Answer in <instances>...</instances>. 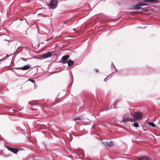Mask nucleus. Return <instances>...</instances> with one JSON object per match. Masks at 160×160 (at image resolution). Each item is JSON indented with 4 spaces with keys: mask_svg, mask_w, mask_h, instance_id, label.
<instances>
[{
    "mask_svg": "<svg viewBox=\"0 0 160 160\" xmlns=\"http://www.w3.org/2000/svg\"><path fill=\"white\" fill-rule=\"evenodd\" d=\"M69 57V55H65L63 56L60 60V62L63 63H66L67 62V60Z\"/></svg>",
    "mask_w": 160,
    "mask_h": 160,
    "instance_id": "423d86ee",
    "label": "nucleus"
},
{
    "mask_svg": "<svg viewBox=\"0 0 160 160\" xmlns=\"http://www.w3.org/2000/svg\"><path fill=\"white\" fill-rule=\"evenodd\" d=\"M135 160H152L148 156H142L139 157H136L134 159Z\"/></svg>",
    "mask_w": 160,
    "mask_h": 160,
    "instance_id": "39448f33",
    "label": "nucleus"
},
{
    "mask_svg": "<svg viewBox=\"0 0 160 160\" xmlns=\"http://www.w3.org/2000/svg\"><path fill=\"white\" fill-rule=\"evenodd\" d=\"M130 13L132 14H141V13L140 12H138L136 11H132L130 12Z\"/></svg>",
    "mask_w": 160,
    "mask_h": 160,
    "instance_id": "dca6fc26",
    "label": "nucleus"
},
{
    "mask_svg": "<svg viewBox=\"0 0 160 160\" xmlns=\"http://www.w3.org/2000/svg\"><path fill=\"white\" fill-rule=\"evenodd\" d=\"M139 6L138 5V4L137 5L134 6L132 8V9L136 10L141 9V8L140 7H139Z\"/></svg>",
    "mask_w": 160,
    "mask_h": 160,
    "instance_id": "9b49d317",
    "label": "nucleus"
},
{
    "mask_svg": "<svg viewBox=\"0 0 160 160\" xmlns=\"http://www.w3.org/2000/svg\"><path fill=\"white\" fill-rule=\"evenodd\" d=\"M129 121V119L126 118H125V119H124L122 120L120 122H128Z\"/></svg>",
    "mask_w": 160,
    "mask_h": 160,
    "instance_id": "ddd939ff",
    "label": "nucleus"
},
{
    "mask_svg": "<svg viewBox=\"0 0 160 160\" xmlns=\"http://www.w3.org/2000/svg\"><path fill=\"white\" fill-rule=\"evenodd\" d=\"M82 119V117H77V118H74L73 119V120L75 121H76V120H81Z\"/></svg>",
    "mask_w": 160,
    "mask_h": 160,
    "instance_id": "4468645a",
    "label": "nucleus"
},
{
    "mask_svg": "<svg viewBox=\"0 0 160 160\" xmlns=\"http://www.w3.org/2000/svg\"><path fill=\"white\" fill-rule=\"evenodd\" d=\"M148 124L152 127H155V124L152 122H148Z\"/></svg>",
    "mask_w": 160,
    "mask_h": 160,
    "instance_id": "2eb2a0df",
    "label": "nucleus"
},
{
    "mask_svg": "<svg viewBox=\"0 0 160 160\" xmlns=\"http://www.w3.org/2000/svg\"><path fill=\"white\" fill-rule=\"evenodd\" d=\"M67 63H68V66L70 67L73 65L74 64V62L73 61L70 60L67 62Z\"/></svg>",
    "mask_w": 160,
    "mask_h": 160,
    "instance_id": "6e6552de",
    "label": "nucleus"
},
{
    "mask_svg": "<svg viewBox=\"0 0 160 160\" xmlns=\"http://www.w3.org/2000/svg\"><path fill=\"white\" fill-rule=\"evenodd\" d=\"M6 147L9 151L16 154H17L20 149V148L18 149L17 148L9 147L8 146H6Z\"/></svg>",
    "mask_w": 160,
    "mask_h": 160,
    "instance_id": "20e7f679",
    "label": "nucleus"
},
{
    "mask_svg": "<svg viewBox=\"0 0 160 160\" xmlns=\"http://www.w3.org/2000/svg\"><path fill=\"white\" fill-rule=\"evenodd\" d=\"M106 144L109 147H111L113 146V142L112 141L106 142Z\"/></svg>",
    "mask_w": 160,
    "mask_h": 160,
    "instance_id": "9d476101",
    "label": "nucleus"
},
{
    "mask_svg": "<svg viewBox=\"0 0 160 160\" xmlns=\"http://www.w3.org/2000/svg\"><path fill=\"white\" fill-rule=\"evenodd\" d=\"M144 2H158V0H144Z\"/></svg>",
    "mask_w": 160,
    "mask_h": 160,
    "instance_id": "1a4fd4ad",
    "label": "nucleus"
},
{
    "mask_svg": "<svg viewBox=\"0 0 160 160\" xmlns=\"http://www.w3.org/2000/svg\"><path fill=\"white\" fill-rule=\"evenodd\" d=\"M55 52L54 51L49 52L46 53L42 54L41 56V57L43 58H46L49 57H50L52 55H55Z\"/></svg>",
    "mask_w": 160,
    "mask_h": 160,
    "instance_id": "f03ea898",
    "label": "nucleus"
},
{
    "mask_svg": "<svg viewBox=\"0 0 160 160\" xmlns=\"http://www.w3.org/2000/svg\"><path fill=\"white\" fill-rule=\"evenodd\" d=\"M147 5V4L142 2H140L138 3V5L139 6H144Z\"/></svg>",
    "mask_w": 160,
    "mask_h": 160,
    "instance_id": "f8f14e48",
    "label": "nucleus"
},
{
    "mask_svg": "<svg viewBox=\"0 0 160 160\" xmlns=\"http://www.w3.org/2000/svg\"><path fill=\"white\" fill-rule=\"evenodd\" d=\"M95 71L97 72H99V71L98 69H95Z\"/></svg>",
    "mask_w": 160,
    "mask_h": 160,
    "instance_id": "aec40b11",
    "label": "nucleus"
},
{
    "mask_svg": "<svg viewBox=\"0 0 160 160\" xmlns=\"http://www.w3.org/2000/svg\"><path fill=\"white\" fill-rule=\"evenodd\" d=\"M133 126L135 127H137L139 126V124L137 122H135L133 124Z\"/></svg>",
    "mask_w": 160,
    "mask_h": 160,
    "instance_id": "f3484780",
    "label": "nucleus"
},
{
    "mask_svg": "<svg viewBox=\"0 0 160 160\" xmlns=\"http://www.w3.org/2000/svg\"><path fill=\"white\" fill-rule=\"evenodd\" d=\"M58 0H52L49 5V8L52 9L55 8L58 6Z\"/></svg>",
    "mask_w": 160,
    "mask_h": 160,
    "instance_id": "7ed1b4c3",
    "label": "nucleus"
},
{
    "mask_svg": "<svg viewBox=\"0 0 160 160\" xmlns=\"http://www.w3.org/2000/svg\"><path fill=\"white\" fill-rule=\"evenodd\" d=\"M28 80L31 81V82L33 83L34 82V81L33 79H29Z\"/></svg>",
    "mask_w": 160,
    "mask_h": 160,
    "instance_id": "6ab92c4d",
    "label": "nucleus"
},
{
    "mask_svg": "<svg viewBox=\"0 0 160 160\" xmlns=\"http://www.w3.org/2000/svg\"><path fill=\"white\" fill-rule=\"evenodd\" d=\"M31 66L29 65H28L23 66V67L18 68L19 70H27L30 69L31 68Z\"/></svg>",
    "mask_w": 160,
    "mask_h": 160,
    "instance_id": "0eeeda50",
    "label": "nucleus"
},
{
    "mask_svg": "<svg viewBox=\"0 0 160 160\" xmlns=\"http://www.w3.org/2000/svg\"><path fill=\"white\" fill-rule=\"evenodd\" d=\"M52 38H50V39H52Z\"/></svg>",
    "mask_w": 160,
    "mask_h": 160,
    "instance_id": "4be33fe9",
    "label": "nucleus"
},
{
    "mask_svg": "<svg viewBox=\"0 0 160 160\" xmlns=\"http://www.w3.org/2000/svg\"><path fill=\"white\" fill-rule=\"evenodd\" d=\"M142 114L139 112H135L133 115V118L135 120H138L142 118Z\"/></svg>",
    "mask_w": 160,
    "mask_h": 160,
    "instance_id": "f257e3e1",
    "label": "nucleus"
},
{
    "mask_svg": "<svg viewBox=\"0 0 160 160\" xmlns=\"http://www.w3.org/2000/svg\"><path fill=\"white\" fill-rule=\"evenodd\" d=\"M71 21V20L68 19L66 21L64 22L63 23L64 24L68 23L69 22Z\"/></svg>",
    "mask_w": 160,
    "mask_h": 160,
    "instance_id": "a211bd4d",
    "label": "nucleus"
},
{
    "mask_svg": "<svg viewBox=\"0 0 160 160\" xmlns=\"http://www.w3.org/2000/svg\"><path fill=\"white\" fill-rule=\"evenodd\" d=\"M49 40V39H47L46 41H48Z\"/></svg>",
    "mask_w": 160,
    "mask_h": 160,
    "instance_id": "412c9836",
    "label": "nucleus"
}]
</instances>
